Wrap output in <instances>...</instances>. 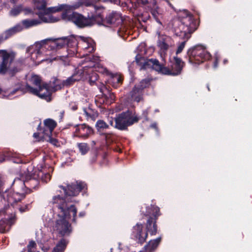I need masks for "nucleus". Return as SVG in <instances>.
I'll return each instance as SVG.
<instances>
[{
  "label": "nucleus",
  "mask_w": 252,
  "mask_h": 252,
  "mask_svg": "<svg viewBox=\"0 0 252 252\" xmlns=\"http://www.w3.org/2000/svg\"><path fill=\"white\" fill-rule=\"evenodd\" d=\"M97 132L100 135L104 134V130L109 128V125L103 120H98L95 125Z\"/></svg>",
  "instance_id": "obj_29"
},
{
  "label": "nucleus",
  "mask_w": 252,
  "mask_h": 252,
  "mask_svg": "<svg viewBox=\"0 0 252 252\" xmlns=\"http://www.w3.org/2000/svg\"><path fill=\"white\" fill-rule=\"evenodd\" d=\"M166 2L167 3H168V4L172 8H173V5L169 2V0H166Z\"/></svg>",
  "instance_id": "obj_58"
},
{
  "label": "nucleus",
  "mask_w": 252,
  "mask_h": 252,
  "mask_svg": "<svg viewBox=\"0 0 252 252\" xmlns=\"http://www.w3.org/2000/svg\"><path fill=\"white\" fill-rule=\"evenodd\" d=\"M41 123H40L38 125V126H37V130L38 131H40V130H42L43 131V128H42L41 126Z\"/></svg>",
  "instance_id": "obj_57"
},
{
  "label": "nucleus",
  "mask_w": 252,
  "mask_h": 252,
  "mask_svg": "<svg viewBox=\"0 0 252 252\" xmlns=\"http://www.w3.org/2000/svg\"><path fill=\"white\" fill-rule=\"evenodd\" d=\"M141 3L145 5L146 8L150 11L153 18L159 24L162 25L160 21L162 18V10L158 6L155 0H141Z\"/></svg>",
  "instance_id": "obj_15"
},
{
  "label": "nucleus",
  "mask_w": 252,
  "mask_h": 252,
  "mask_svg": "<svg viewBox=\"0 0 252 252\" xmlns=\"http://www.w3.org/2000/svg\"><path fill=\"white\" fill-rule=\"evenodd\" d=\"M161 240L160 237L156 239L150 241L148 243L144 246L145 249L148 252H152L158 246Z\"/></svg>",
  "instance_id": "obj_27"
},
{
  "label": "nucleus",
  "mask_w": 252,
  "mask_h": 252,
  "mask_svg": "<svg viewBox=\"0 0 252 252\" xmlns=\"http://www.w3.org/2000/svg\"><path fill=\"white\" fill-rule=\"evenodd\" d=\"M16 92V90L13 91L12 94H15Z\"/></svg>",
  "instance_id": "obj_63"
},
{
  "label": "nucleus",
  "mask_w": 252,
  "mask_h": 252,
  "mask_svg": "<svg viewBox=\"0 0 252 252\" xmlns=\"http://www.w3.org/2000/svg\"><path fill=\"white\" fill-rule=\"evenodd\" d=\"M87 190L88 188L87 184L85 182L80 181V192H82L83 196L85 195L88 196Z\"/></svg>",
  "instance_id": "obj_39"
},
{
  "label": "nucleus",
  "mask_w": 252,
  "mask_h": 252,
  "mask_svg": "<svg viewBox=\"0 0 252 252\" xmlns=\"http://www.w3.org/2000/svg\"><path fill=\"white\" fill-rule=\"evenodd\" d=\"M68 242L64 238H62L54 248L52 252H64L67 246Z\"/></svg>",
  "instance_id": "obj_33"
},
{
  "label": "nucleus",
  "mask_w": 252,
  "mask_h": 252,
  "mask_svg": "<svg viewBox=\"0 0 252 252\" xmlns=\"http://www.w3.org/2000/svg\"><path fill=\"white\" fill-rule=\"evenodd\" d=\"M21 201H16L12 204H10L13 208L18 210L21 213H24L29 211L32 207V204L34 202V198L32 197L27 203H23Z\"/></svg>",
  "instance_id": "obj_21"
},
{
  "label": "nucleus",
  "mask_w": 252,
  "mask_h": 252,
  "mask_svg": "<svg viewBox=\"0 0 252 252\" xmlns=\"http://www.w3.org/2000/svg\"><path fill=\"white\" fill-rule=\"evenodd\" d=\"M30 81L32 85L37 87L34 88L35 89H41V88H45L46 86V83L42 82L41 78L38 75L32 76Z\"/></svg>",
  "instance_id": "obj_30"
},
{
  "label": "nucleus",
  "mask_w": 252,
  "mask_h": 252,
  "mask_svg": "<svg viewBox=\"0 0 252 252\" xmlns=\"http://www.w3.org/2000/svg\"><path fill=\"white\" fill-rule=\"evenodd\" d=\"M188 40L185 39V40L179 43L176 52V55L181 53L185 48V45L186 44L187 41Z\"/></svg>",
  "instance_id": "obj_42"
},
{
  "label": "nucleus",
  "mask_w": 252,
  "mask_h": 252,
  "mask_svg": "<svg viewBox=\"0 0 252 252\" xmlns=\"http://www.w3.org/2000/svg\"><path fill=\"white\" fill-rule=\"evenodd\" d=\"M80 66L82 69L80 72V80L88 82L91 85H94L98 79V74L94 71L95 63L99 61L98 56L91 54L95 49L94 42L90 37L80 36Z\"/></svg>",
  "instance_id": "obj_1"
},
{
  "label": "nucleus",
  "mask_w": 252,
  "mask_h": 252,
  "mask_svg": "<svg viewBox=\"0 0 252 252\" xmlns=\"http://www.w3.org/2000/svg\"><path fill=\"white\" fill-rule=\"evenodd\" d=\"M219 58L216 57L213 63V66L214 68H217L218 66Z\"/></svg>",
  "instance_id": "obj_50"
},
{
  "label": "nucleus",
  "mask_w": 252,
  "mask_h": 252,
  "mask_svg": "<svg viewBox=\"0 0 252 252\" xmlns=\"http://www.w3.org/2000/svg\"><path fill=\"white\" fill-rule=\"evenodd\" d=\"M97 24L107 27H118L122 25L123 20L122 14L120 12L112 11L108 13L105 17L102 14L104 11L103 6H97Z\"/></svg>",
  "instance_id": "obj_6"
},
{
  "label": "nucleus",
  "mask_w": 252,
  "mask_h": 252,
  "mask_svg": "<svg viewBox=\"0 0 252 252\" xmlns=\"http://www.w3.org/2000/svg\"><path fill=\"white\" fill-rule=\"evenodd\" d=\"M45 5H43L42 6L43 8H45Z\"/></svg>",
  "instance_id": "obj_64"
},
{
  "label": "nucleus",
  "mask_w": 252,
  "mask_h": 252,
  "mask_svg": "<svg viewBox=\"0 0 252 252\" xmlns=\"http://www.w3.org/2000/svg\"><path fill=\"white\" fill-rule=\"evenodd\" d=\"M140 118L132 111L127 110L119 114L114 118V127L122 131L127 130L128 127L137 123Z\"/></svg>",
  "instance_id": "obj_7"
},
{
  "label": "nucleus",
  "mask_w": 252,
  "mask_h": 252,
  "mask_svg": "<svg viewBox=\"0 0 252 252\" xmlns=\"http://www.w3.org/2000/svg\"><path fill=\"white\" fill-rule=\"evenodd\" d=\"M159 46L160 49L163 50H167L169 48V45L164 41L161 42Z\"/></svg>",
  "instance_id": "obj_46"
},
{
  "label": "nucleus",
  "mask_w": 252,
  "mask_h": 252,
  "mask_svg": "<svg viewBox=\"0 0 252 252\" xmlns=\"http://www.w3.org/2000/svg\"><path fill=\"white\" fill-rule=\"evenodd\" d=\"M48 137L50 138L51 143L53 144L56 145L58 143V140L56 139L51 137V136Z\"/></svg>",
  "instance_id": "obj_49"
},
{
  "label": "nucleus",
  "mask_w": 252,
  "mask_h": 252,
  "mask_svg": "<svg viewBox=\"0 0 252 252\" xmlns=\"http://www.w3.org/2000/svg\"><path fill=\"white\" fill-rule=\"evenodd\" d=\"M94 133L93 128L85 124H80V138L85 139Z\"/></svg>",
  "instance_id": "obj_25"
},
{
  "label": "nucleus",
  "mask_w": 252,
  "mask_h": 252,
  "mask_svg": "<svg viewBox=\"0 0 252 252\" xmlns=\"http://www.w3.org/2000/svg\"><path fill=\"white\" fill-rule=\"evenodd\" d=\"M43 123V134L47 136H52L54 129L57 126V123L53 119L48 118L44 120Z\"/></svg>",
  "instance_id": "obj_20"
},
{
  "label": "nucleus",
  "mask_w": 252,
  "mask_h": 252,
  "mask_svg": "<svg viewBox=\"0 0 252 252\" xmlns=\"http://www.w3.org/2000/svg\"><path fill=\"white\" fill-rule=\"evenodd\" d=\"M85 215V213L84 212H80V217H84Z\"/></svg>",
  "instance_id": "obj_59"
},
{
  "label": "nucleus",
  "mask_w": 252,
  "mask_h": 252,
  "mask_svg": "<svg viewBox=\"0 0 252 252\" xmlns=\"http://www.w3.org/2000/svg\"><path fill=\"white\" fill-rule=\"evenodd\" d=\"M93 6L94 9V13L91 17L88 16V17H85L80 14V28L91 26L94 24H97V6L93 5Z\"/></svg>",
  "instance_id": "obj_18"
},
{
  "label": "nucleus",
  "mask_w": 252,
  "mask_h": 252,
  "mask_svg": "<svg viewBox=\"0 0 252 252\" xmlns=\"http://www.w3.org/2000/svg\"><path fill=\"white\" fill-rule=\"evenodd\" d=\"M70 106L71 109L73 111H76L78 109V106L76 104H73L72 105L71 104H70Z\"/></svg>",
  "instance_id": "obj_52"
},
{
  "label": "nucleus",
  "mask_w": 252,
  "mask_h": 252,
  "mask_svg": "<svg viewBox=\"0 0 252 252\" xmlns=\"http://www.w3.org/2000/svg\"><path fill=\"white\" fill-rule=\"evenodd\" d=\"M174 62L172 64L171 68L161 65V73L162 74L177 76L181 74L185 63L177 56L173 58Z\"/></svg>",
  "instance_id": "obj_11"
},
{
  "label": "nucleus",
  "mask_w": 252,
  "mask_h": 252,
  "mask_svg": "<svg viewBox=\"0 0 252 252\" xmlns=\"http://www.w3.org/2000/svg\"><path fill=\"white\" fill-rule=\"evenodd\" d=\"M9 156L8 153H3L0 154V162L4 161Z\"/></svg>",
  "instance_id": "obj_45"
},
{
  "label": "nucleus",
  "mask_w": 252,
  "mask_h": 252,
  "mask_svg": "<svg viewBox=\"0 0 252 252\" xmlns=\"http://www.w3.org/2000/svg\"><path fill=\"white\" fill-rule=\"evenodd\" d=\"M150 18V16L148 12H145L143 13L142 15V20L146 22L148 20H149Z\"/></svg>",
  "instance_id": "obj_47"
},
{
  "label": "nucleus",
  "mask_w": 252,
  "mask_h": 252,
  "mask_svg": "<svg viewBox=\"0 0 252 252\" xmlns=\"http://www.w3.org/2000/svg\"><path fill=\"white\" fill-rule=\"evenodd\" d=\"M149 112L148 109L143 110L141 116L139 117L140 120L143 119L145 121H149V118L148 117ZM138 117H139V116Z\"/></svg>",
  "instance_id": "obj_43"
},
{
  "label": "nucleus",
  "mask_w": 252,
  "mask_h": 252,
  "mask_svg": "<svg viewBox=\"0 0 252 252\" xmlns=\"http://www.w3.org/2000/svg\"><path fill=\"white\" fill-rule=\"evenodd\" d=\"M104 134H101L100 135L104 137L106 141H112V138L114 134L112 133H106L104 132Z\"/></svg>",
  "instance_id": "obj_44"
},
{
  "label": "nucleus",
  "mask_w": 252,
  "mask_h": 252,
  "mask_svg": "<svg viewBox=\"0 0 252 252\" xmlns=\"http://www.w3.org/2000/svg\"><path fill=\"white\" fill-rule=\"evenodd\" d=\"M53 170L51 166L40 165L37 168H34L32 165H29L26 171L24 172L26 193L30 194L33 191V189H38L40 180L46 183L49 182L51 178L50 172Z\"/></svg>",
  "instance_id": "obj_3"
},
{
  "label": "nucleus",
  "mask_w": 252,
  "mask_h": 252,
  "mask_svg": "<svg viewBox=\"0 0 252 252\" xmlns=\"http://www.w3.org/2000/svg\"><path fill=\"white\" fill-rule=\"evenodd\" d=\"M69 10L67 9L63 12L62 14V18L64 20L71 21L79 27V13L75 12L71 13Z\"/></svg>",
  "instance_id": "obj_22"
},
{
  "label": "nucleus",
  "mask_w": 252,
  "mask_h": 252,
  "mask_svg": "<svg viewBox=\"0 0 252 252\" xmlns=\"http://www.w3.org/2000/svg\"><path fill=\"white\" fill-rule=\"evenodd\" d=\"M46 12V14L40 13L38 15L39 19L44 23H53L58 21V20Z\"/></svg>",
  "instance_id": "obj_35"
},
{
  "label": "nucleus",
  "mask_w": 252,
  "mask_h": 252,
  "mask_svg": "<svg viewBox=\"0 0 252 252\" xmlns=\"http://www.w3.org/2000/svg\"><path fill=\"white\" fill-rule=\"evenodd\" d=\"M108 121L109 125L114 127V121H115L114 118H113V117H110L108 118Z\"/></svg>",
  "instance_id": "obj_48"
},
{
  "label": "nucleus",
  "mask_w": 252,
  "mask_h": 252,
  "mask_svg": "<svg viewBox=\"0 0 252 252\" xmlns=\"http://www.w3.org/2000/svg\"><path fill=\"white\" fill-rule=\"evenodd\" d=\"M23 10V6L22 5L16 6L10 10V14L12 16H15L19 14Z\"/></svg>",
  "instance_id": "obj_38"
},
{
  "label": "nucleus",
  "mask_w": 252,
  "mask_h": 252,
  "mask_svg": "<svg viewBox=\"0 0 252 252\" xmlns=\"http://www.w3.org/2000/svg\"><path fill=\"white\" fill-rule=\"evenodd\" d=\"M78 126H79L78 124H77L75 126L76 129V131L74 132V135L76 137L78 136Z\"/></svg>",
  "instance_id": "obj_53"
},
{
  "label": "nucleus",
  "mask_w": 252,
  "mask_h": 252,
  "mask_svg": "<svg viewBox=\"0 0 252 252\" xmlns=\"http://www.w3.org/2000/svg\"><path fill=\"white\" fill-rule=\"evenodd\" d=\"M23 63L22 59H19L14 63V65L12 67L8 66L7 72L10 77L14 76L17 73L20 72L22 68L21 65Z\"/></svg>",
  "instance_id": "obj_26"
},
{
  "label": "nucleus",
  "mask_w": 252,
  "mask_h": 252,
  "mask_svg": "<svg viewBox=\"0 0 252 252\" xmlns=\"http://www.w3.org/2000/svg\"><path fill=\"white\" fill-rule=\"evenodd\" d=\"M3 185L2 186V192L0 193V196L6 199L9 204H12L16 201H19L26 197V185L25 180L20 178H15L11 186V189L13 191H7L6 189L3 191Z\"/></svg>",
  "instance_id": "obj_5"
},
{
  "label": "nucleus",
  "mask_w": 252,
  "mask_h": 252,
  "mask_svg": "<svg viewBox=\"0 0 252 252\" xmlns=\"http://www.w3.org/2000/svg\"><path fill=\"white\" fill-rule=\"evenodd\" d=\"M90 150V147L87 143H80V151L82 155H85Z\"/></svg>",
  "instance_id": "obj_40"
},
{
  "label": "nucleus",
  "mask_w": 252,
  "mask_h": 252,
  "mask_svg": "<svg viewBox=\"0 0 252 252\" xmlns=\"http://www.w3.org/2000/svg\"><path fill=\"white\" fill-rule=\"evenodd\" d=\"M123 77L122 75L116 74L112 75L110 81L114 87L117 88L123 83Z\"/></svg>",
  "instance_id": "obj_34"
},
{
  "label": "nucleus",
  "mask_w": 252,
  "mask_h": 252,
  "mask_svg": "<svg viewBox=\"0 0 252 252\" xmlns=\"http://www.w3.org/2000/svg\"><path fill=\"white\" fill-rule=\"evenodd\" d=\"M23 29V26L17 24L13 27L8 29L5 32V38L7 39L16 33L21 32Z\"/></svg>",
  "instance_id": "obj_31"
},
{
  "label": "nucleus",
  "mask_w": 252,
  "mask_h": 252,
  "mask_svg": "<svg viewBox=\"0 0 252 252\" xmlns=\"http://www.w3.org/2000/svg\"><path fill=\"white\" fill-rule=\"evenodd\" d=\"M144 92L137 85H135L130 92V96L133 100L139 102L143 100Z\"/></svg>",
  "instance_id": "obj_24"
},
{
  "label": "nucleus",
  "mask_w": 252,
  "mask_h": 252,
  "mask_svg": "<svg viewBox=\"0 0 252 252\" xmlns=\"http://www.w3.org/2000/svg\"><path fill=\"white\" fill-rule=\"evenodd\" d=\"M79 8V2L75 3L73 5H67L66 4H61L58 6L51 7L47 8L46 10L47 13H56L57 12L61 11L63 10H73Z\"/></svg>",
  "instance_id": "obj_23"
},
{
  "label": "nucleus",
  "mask_w": 252,
  "mask_h": 252,
  "mask_svg": "<svg viewBox=\"0 0 252 252\" xmlns=\"http://www.w3.org/2000/svg\"><path fill=\"white\" fill-rule=\"evenodd\" d=\"M153 80L152 77H148L141 80L139 84H137L144 92V90L149 88Z\"/></svg>",
  "instance_id": "obj_36"
},
{
  "label": "nucleus",
  "mask_w": 252,
  "mask_h": 252,
  "mask_svg": "<svg viewBox=\"0 0 252 252\" xmlns=\"http://www.w3.org/2000/svg\"><path fill=\"white\" fill-rule=\"evenodd\" d=\"M99 89L100 92L103 93L104 90L106 89V87L103 84L99 87Z\"/></svg>",
  "instance_id": "obj_51"
},
{
  "label": "nucleus",
  "mask_w": 252,
  "mask_h": 252,
  "mask_svg": "<svg viewBox=\"0 0 252 252\" xmlns=\"http://www.w3.org/2000/svg\"><path fill=\"white\" fill-rule=\"evenodd\" d=\"M41 23V22L38 20L32 19V20H24L22 21L23 26L26 28H28L37 25Z\"/></svg>",
  "instance_id": "obj_37"
},
{
  "label": "nucleus",
  "mask_w": 252,
  "mask_h": 252,
  "mask_svg": "<svg viewBox=\"0 0 252 252\" xmlns=\"http://www.w3.org/2000/svg\"><path fill=\"white\" fill-rule=\"evenodd\" d=\"M25 89L28 92L38 96L48 102H50L52 100V92L50 91V86L47 83H46V87L41 88V89H35L34 88L27 84Z\"/></svg>",
  "instance_id": "obj_16"
},
{
  "label": "nucleus",
  "mask_w": 252,
  "mask_h": 252,
  "mask_svg": "<svg viewBox=\"0 0 252 252\" xmlns=\"http://www.w3.org/2000/svg\"><path fill=\"white\" fill-rule=\"evenodd\" d=\"M16 220L17 218L15 215L10 218L8 220L6 219H1L0 220V233H5L7 224L9 223L10 224H13L15 223Z\"/></svg>",
  "instance_id": "obj_28"
},
{
  "label": "nucleus",
  "mask_w": 252,
  "mask_h": 252,
  "mask_svg": "<svg viewBox=\"0 0 252 252\" xmlns=\"http://www.w3.org/2000/svg\"><path fill=\"white\" fill-rule=\"evenodd\" d=\"M145 59V58L140 54H137L135 57V62L138 65L141 66V69L142 68V64L143 63V62H144Z\"/></svg>",
  "instance_id": "obj_41"
},
{
  "label": "nucleus",
  "mask_w": 252,
  "mask_h": 252,
  "mask_svg": "<svg viewBox=\"0 0 252 252\" xmlns=\"http://www.w3.org/2000/svg\"><path fill=\"white\" fill-rule=\"evenodd\" d=\"M131 238L140 245L143 244L148 236L147 231L144 228L143 224L137 222L131 229Z\"/></svg>",
  "instance_id": "obj_12"
},
{
  "label": "nucleus",
  "mask_w": 252,
  "mask_h": 252,
  "mask_svg": "<svg viewBox=\"0 0 252 252\" xmlns=\"http://www.w3.org/2000/svg\"><path fill=\"white\" fill-rule=\"evenodd\" d=\"M162 64H160L158 60L156 59H151L145 60L142 64L141 69H145L149 68H152L153 69L161 73Z\"/></svg>",
  "instance_id": "obj_19"
},
{
  "label": "nucleus",
  "mask_w": 252,
  "mask_h": 252,
  "mask_svg": "<svg viewBox=\"0 0 252 252\" xmlns=\"http://www.w3.org/2000/svg\"><path fill=\"white\" fill-rule=\"evenodd\" d=\"M186 58H188L190 63L199 64L209 60L211 55L205 47L202 45H197L188 50Z\"/></svg>",
  "instance_id": "obj_8"
},
{
  "label": "nucleus",
  "mask_w": 252,
  "mask_h": 252,
  "mask_svg": "<svg viewBox=\"0 0 252 252\" xmlns=\"http://www.w3.org/2000/svg\"><path fill=\"white\" fill-rule=\"evenodd\" d=\"M190 17H187L181 21L178 26L174 28V32L177 36H183L184 39L188 40L191 36L192 31L189 26Z\"/></svg>",
  "instance_id": "obj_10"
},
{
  "label": "nucleus",
  "mask_w": 252,
  "mask_h": 252,
  "mask_svg": "<svg viewBox=\"0 0 252 252\" xmlns=\"http://www.w3.org/2000/svg\"><path fill=\"white\" fill-rule=\"evenodd\" d=\"M64 116V111L61 112L59 114L60 121H61Z\"/></svg>",
  "instance_id": "obj_55"
},
{
  "label": "nucleus",
  "mask_w": 252,
  "mask_h": 252,
  "mask_svg": "<svg viewBox=\"0 0 252 252\" xmlns=\"http://www.w3.org/2000/svg\"><path fill=\"white\" fill-rule=\"evenodd\" d=\"M228 63V60H226V59H224V60H223V63H224V64H226V63Z\"/></svg>",
  "instance_id": "obj_61"
},
{
  "label": "nucleus",
  "mask_w": 252,
  "mask_h": 252,
  "mask_svg": "<svg viewBox=\"0 0 252 252\" xmlns=\"http://www.w3.org/2000/svg\"><path fill=\"white\" fill-rule=\"evenodd\" d=\"M16 57L14 52H8L6 50H0V73L5 74L8 70V66H10L13 62Z\"/></svg>",
  "instance_id": "obj_13"
},
{
  "label": "nucleus",
  "mask_w": 252,
  "mask_h": 252,
  "mask_svg": "<svg viewBox=\"0 0 252 252\" xmlns=\"http://www.w3.org/2000/svg\"><path fill=\"white\" fill-rule=\"evenodd\" d=\"M104 72L106 73V74H108L109 73V71L106 68H105L104 69Z\"/></svg>",
  "instance_id": "obj_60"
},
{
  "label": "nucleus",
  "mask_w": 252,
  "mask_h": 252,
  "mask_svg": "<svg viewBox=\"0 0 252 252\" xmlns=\"http://www.w3.org/2000/svg\"><path fill=\"white\" fill-rule=\"evenodd\" d=\"M78 42L76 37L74 35L69 36H63L54 39L51 43L50 47L51 50H59L65 46L67 47L72 48L77 45Z\"/></svg>",
  "instance_id": "obj_9"
},
{
  "label": "nucleus",
  "mask_w": 252,
  "mask_h": 252,
  "mask_svg": "<svg viewBox=\"0 0 252 252\" xmlns=\"http://www.w3.org/2000/svg\"><path fill=\"white\" fill-rule=\"evenodd\" d=\"M151 127L153 128H155V129H157L158 127H157V124L156 123H153V124H152L151 125V126H150Z\"/></svg>",
  "instance_id": "obj_56"
},
{
  "label": "nucleus",
  "mask_w": 252,
  "mask_h": 252,
  "mask_svg": "<svg viewBox=\"0 0 252 252\" xmlns=\"http://www.w3.org/2000/svg\"><path fill=\"white\" fill-rule=\"evenodd\" d=\"M33 136L35 139H38L39 138V133H38V132L34 133Z\"/></svg>",
  "instance_id": "obj_54"
},
{
  "label": "nucleus",
  "mask_w": 252,
  "mask_h": 252,
  "mask_svg": "<svg viewBox=\"0 0 252 252\" xmlns=\"http://www.w3.org/2000/svg\"><path fill=\"white\" fill-rule=\"evenodd\" d=\"M83 111L84 112L83 114L87 120L90 119L92 120H94L98 115L97 111L92 109L90 106L87 108H83Z\"/></svg>",
  "instance_id": "obj_32"
},
{
  "label": "nucleus",
  "mask_w": 252,
  "mask_h": 252,
  "mask_svg": "<svg viewBox=\"0 0 252 252\" xmlns=\"http://www.w3.org/2000/svg\"><path fill=\"white\" fill-rule=\"evenodd\" d=\"M51 203L54 208L58 209V219L55 224L57 231L62 236L70 233L71 225L69 220L72 218L73 221L76 220L77 208L73 204L67 203L60 195L54 196Z\"/></svg>",
  "instance_id": "obj_2"
},
{
  "label": "nucleus",
  "mask_w": 252,
  "mask_h": 252,
  "mask_svg": "<svg viewBox=\"0 0 252 252\" xmlns=\"http://www.w3.org/2000/svg\"><path fill=\"white\" fill-rule=\"evenodd\" d=\"M59 188L63 190L64 193V196L60 195V197L64 199V200L70 204H72L69 200L71 197L77 196L79 193V183L78 181L67 184L66 186L61 185Z\"/></svg>",
  "instance_id": "obj_14"
},
{
  "label": "nucleus",
  "mask_w": 252,
  "mask_h": 252,
  "mask_svg": "<svg viewBox=\"0 0 252 252\" xmlns=\"http://www.w3.org/2000/svg\"><path fill=\"white\" fill-rule=\"evenodd\" d=\"M79 81V75L77 73H74L70 77L67 78L66 80L61 82L57 78H55L53 82L54 91L60 90L64 87H69L72 85L75 82Z\"/></svg>",
  "instance_id": "obj_17"
},
{
  "label": "nucleus",
  "mask_w": 252,
  "mask_h": 252,
  "mask_svg": "<svg viewBox=\"0 0 252 252\" xmlns=\"http://www.w3.org/2000/svg\"><path fill=\"white\" fill-rule=\"evenodd\" d=\"M97 0V1H101L105 2V1H108L109 0Z\"/></svg>",
  "instance_id": "obj_62"
},
{
  "label": "nucleus",
  "mask_w": 252,
  "mask_h": 252,
  "mask_svg": "<svg viewBox=\"0 0 252 252\" xmlns=\"http://www.w3.org/2000/svg\"><path fill=\"white\" fill-rule=\"evenodd\" d=\"M140 213L142 219L146 220L143 225L148 234L149 233L151 236L156 235L158 232L157 220L161 215L159 208L151 204L146 207L145 211L141 209Z\"/></svg>",
  "instance_id": "obj_4"
}]
</instances>
